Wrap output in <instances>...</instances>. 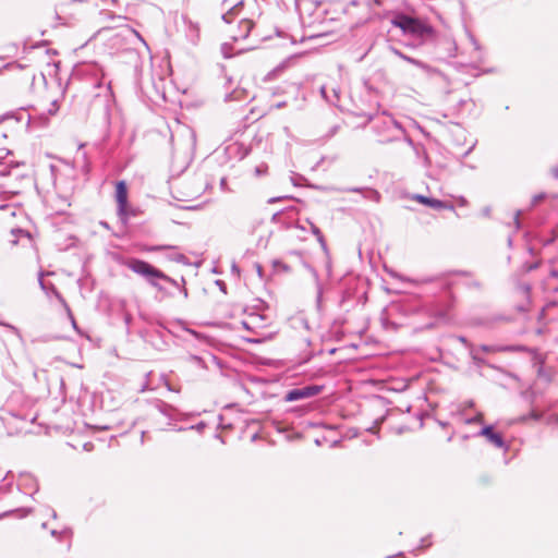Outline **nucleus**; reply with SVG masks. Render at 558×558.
Returning <instances> with one entry per match:
<instances>
[{
    "label": "nucleus",
    "mask_w": 558,
    "mask_h": 558,
    "mask_svg": "<svg viewBox=\"0 0 558 558\" xmlns=\"http://www.w3.org/2000/svg\"><path fill=\"white\" fill-rule=\"evenodd\" d=\"M173 197L179 202H192L199 196V187H193L191 183H180L173 186Z\"/></svg>",
    "instance_id": "4"
},
{
    "label": "nucleus",
    "mask_w": 558,
    "mask_h": 558,
    "mask_svg": "<svg viewBox=\"0 0 558 558\" xmlns=\"http://www.w3.org/2000/svg\"><path fill=\"white\" fill-rule=\"evenodd\" d=\"M557 422H558V416H557Z\"/></svg>",
    "instance_id": "14"
},
{
    "label": "nucleus",
    "mask_w": 558,
    "mask_h": 558,
    "mask_svg": "<svg viewBox=\"0 0 558 558\" xmlns=\"http://www.w3.org/2000/svg\"><path fill=\"white\" fill-rule=\"evenodd\" d=\"M230 14V12H228L227 14L223 15V19L226 20L227 23H230L231 20L228 17Z\"/></svg>",
    "instance_id": "13"
},
{
    "label": "nucleus",
    "mask_w": 558,
    "mask_h": 558,
    "mask_svg": "<svg viewBox=\"0 0 558 558\" xmlns=\"http://www.w3.org/2000/svg\"><path fill=\"white\" fill-rule=\"evenodd\" d=\"M410 198L412 201H415L422 205H425V206H428L433 209H437V210H440V209H448V210H454V207L452 204L450 203H447V202H442L440 199H436V198H432V197H427V196H424V195H421V194H413L410 196Z\"/></svg>",
    "instance_id": "7"
},
{
    "label": "nucleus",
    "mask_w": 558,
    "mask_h": 558,
    "mask_svg": "<svg viewBox=\"0 0 558 558\" xmlns=\"http://www.w3.org/2000/svg\"><path fill=\"white\" fill-rule=\"evenodd\" d=\"M116 201L118 204V214L123 221H126L130 216L134 215L128 202V187L124 181L116 184Z\"/></svg>",
    "instance_id": "3"
},
{
    "label": "nucleus",
    "mask_w": 558,
    "mask_h": 558,
    "mask_svg": "<svg viewBox=\"0 0 558 558\" xmlns=\"http://www.w3.org/2000/svg\"><path fill=\"white\" fill-rule=\"evenodd\" d=\"M392 25L399 27L404 34L417 38L432 37L434 28L425 21L399 13L391 21Z\"/></svg>",
    "instance_id": "1"
},
{
    "label": "nucleus",
    "mask_w": 558,
    "mask_h": 558,
    "mask_svg": "<svg viewBox=\"0 0 558 558\" xmlns=\"http://www.w3.org/2000/svg\"><path fill=\"white\" fill-rule=\"evenodd\" d=\"M482 435H484L492 444L496 447L504 446V438L500 434L494 432L492 426H486L482 429Z\"/></svg>",
    "instance_id": "9"
},
{
    "label": "nucleus",
    "mask_w": 558,
    "mask_h": 558,
    "mask_svg": "<svg viewBox=\"0 0 558 558\" xmlns=\"http://www.w3.org/2000/svg\"><path fill=\"white\" fill-rule=\"evenodd\" d=\"M323 387L317 385H311L306 387L295 388L287 392L284 400L287 402H293L302 399H308L320 393Z\"/></svg>",
    "instance_id": "5"
},
{
    "label": "nucleus",
    "mask_w": 558,
    "mask_h": 558,
    "mask_svg": "<svg viewBox=\"0 0 558 558\" xmlns=\"http://www.w3.org/2000/svg\"><path fill=\"white\" fill-rule=\"evenodd\" d=\"M515 302H522L519 306V311H525L530 303V290L527 288L520 289L513 294Z\"/></svg>",
    "instance_id": "10"
},
{
    "label": "nucleus",
    "mask_w": 558,
    "mask_h": 558,
    "mask_svg": "<svg viewBox=\"0 0 558 558\" xmlns=\"http://www.w3.org/2000/svg\"><path fill=\"white\" fill-rule=\"evenodd\" d=\"M17 244H21L23 247L31 246L33 244L31 234L22 230H16L12 231L11 234L4 240V245L8 248H13Z\"/></svg>",
    "instance_id": "6"
},
{
    "label": "nucleus",
    "mask_w": 558,
    "mask_h": 558,
    "mask_svg": "<svg viewBox=\"0 0 558 558\" xmlns=\"http://www.w3.org/2000/svg\"><path fill=\"white\" fill-rule=\"evenodd\" d=\"M10 153V132L8 128L0 123V157Z\"/></svg>",
    "instance_id": "8"
},
{
    "label": "nucleus",
    "mask_w": 558,
    "mask_h": 558,
    "mask_svg": "<svg viewBox=\"0 0 558 558\" xmlns=\"http://www.w3.org/2000/svg\"><path fill=\"white\" fill-rule=\"evenodd\" d=\"M173 248H175V246H173V245H160V246H155L150 250L151 251H160V250H173Z\"/></svg>",
    "instance_id": "12"
},
{
    "label": "nucleus",
    "mask_w": 558,
    "mask_h": 558,
    "mask_svg": "<svg viewBox=\"0 0 558 558\" xmlns=\"http://www.w3.org/2000/svg\"><path fill=\"white\" fill-rule=\"evenodd\" d=\"M128 267L132 271L148 278L150 280L151 284H156L154 282V279L168 280L167 275H165L161 270H159L158 268L154 267L153 265H150L149 263H147L145 260L132 258L128 262Z\"/></svg>",
    "instance_id": "2"
},
{
    "label": "nucleus",
    "mask_w": 558,
    "mask_h": 558,
    "mask_svg": "<svg viewBox=\"0 0 558 558\" xmlns=\"http://www.w3.org/2000/svg\"><path fill=\"white\" fill-rule=\"evenodd\" d=\"M254 23L251 20L244 19L241 21V27L244 31L243 37H246L251 29L253 28Z\"/></svg>",
    "instance_id": "11"
}]
</instances>
